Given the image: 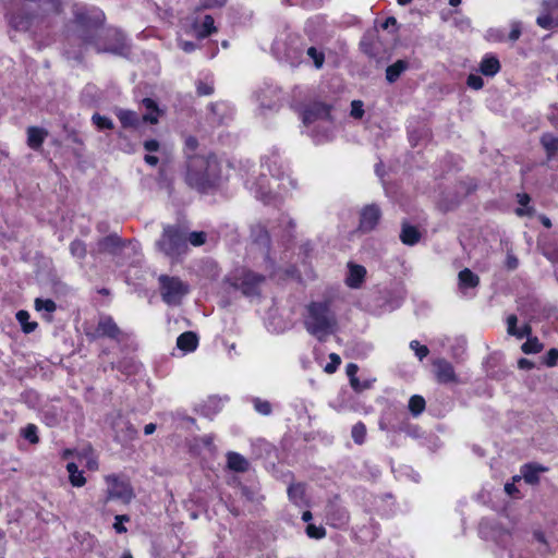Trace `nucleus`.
Wrapping results in <instances>:
<instances>
[{"label":"nucleus","mask_w":558,"mask_h":558,"mask_svg":"<svg viewBox=\"0 0 558 558\" xmlns=\"http://www.w3.org/2000/svg\"><path fill=\"white\" fill-rule=\"evenodd\" d=\"M144 160L147 165L153 167L157 166V163L159 162V158L157 156L149 154L145 155Z\"/></svg>","instance_id":"nucleus-62"},{"label":"nucleus","mask_w":558,"mask_h":558,"mask_svg":"<svg viewBox=\"0 0 558 558\" xmlns=\"http://www.w3.org/2000/svg\"><path fill=\"white\" fill-rule=\"evenodd\" d=\"M544 348V344L539 341L537 337H530L526 341L521 345V350L525 354H536L539 353Z\"/></svg>","instance_id":"nucleus-33"},{"label":"nucleus","mask_w":558,"mask_h":558,"mask_svg":"<svg viewBox=\"0 0 558 558\" xmlns=\"http://www.w3.org/2000/svg\"><path fill=\"white\" fill-rule=\"evenodd\" d=\"M15 317H16V320L20 323L22 331L24 333H27V335L32 333L38 328L37 322H29L31 315L25 310L17 311Z\"/></svg>","instance_id":"nucleus-30"},{"label":"nucleus","mask_w":558,"mask_h":558,"mask_svg":"<svg viewBox=\"0 0 558 558\" xmlns=\"http://www.w3.org/2000/svg\"><path fill=\"white\" fill-rule=\"evenodd\" d=\"M86 337L89 340L107 338L117 343H121L128 338L113 317L106 314L99 316L97 326L93 331H86Z\"/></svg>","instance_id":"nucleus-7"},{"label":"nucleus","mask_w":558,"mask_h":558,"mask_svg":"<svg viewBox=\"0 0 558 558\" xmlns=\"http://www.w3.org/2000/svg\"><path fill=\"white\" fill-rule=\"evenodd\" d=\"M331 107L325 102L316 101L306 106L302 112V121L310 125L318 120H330Z\"/></svg>","instance_id":"nucleus-11"},{"label":"nucleus","mask_w":558,"mask_h":558,"mask_svg":"<svg viewBox=\"0 0 558 558\" xmlns=\"http://www.w3.org/2000/svg\"><path fill=\"white\" fill-rule=\"evenodd\" d=\"M345 371L350 381L357 377L356 374L359 372V366L355 363H349L345 367Z\"/></svg>","instance_id":"nucleus-57"},{"label":"nucleus","mask_w":558,"mask_h":558,"mask_svg":"<svg viewBox=\"0 0 558 558\" xmlns=\"http://www.w3.org/2000/svg\"><path fill=\"white\" fill-rule=\"evenodd\" d=\"M107 483L106 497L104 505L110 500H120L124 505H129L135 497L134 489L128 477L117 474H109L105 477Z\"/></svg>","instance_id":"nucleus-5"},{"label":"nucleus","mask_w":558,"mask_h":558,"mask_svg":"<svg viewBox=\"0 0 558 558\" xmlns=\"http://www.w3.org/2000/svg\"><path fill=\"white\" fill-rule=\"evenodd\" d=\"M99 246L105 251L112 252L123 247L124 243L118 234L111 233L99 241Z\"/></svg>","instance_id":"nucleus-31"},{"label":"nucleus","mask_w":558,"mask_h":558,"mask_svg":"<svg viewBox=\"0 0 558 558\" xmlns=\"http://www.w3.org/2000/svg\"><path fill=\"white\" fill-rule=\"evenodd\" d=\"M289 500L301 506L305 504L306 488L304 483H293L288 487Z\"/></svg>","instance_id":"nucleus-27"},{"label":"nucleus","mask_w":558,"mask_h":558,"mask_svg":"<svg viewBox=\"0 0 558 558\" xmlns=\"http://www.w3.org/2000/svg\"><path fill=\"white\" fill-rule=\"evenodd\" d=\"M253 405H254L255 411L262 415H269L272 412L271 403L267 400H262L260 398H254Z\"/></svg>","instance_id":"nucleus-42"},{"label":"nucleus","mask_w":558,"mask_h":558,"mask_svg":"<svg viewBox=\"0 0 558 558\" xmlns=\"http://www.w3.org/2000/svg\"><path fill=\"white\" fill-rule=\"evenodd\" d=\"M458 280L460 290L476 288L480 284V277L469 268L459 271Z\"/></svg>","instance_id":"nucleus-25"},{"label":"nucleus","mask_w":558,"mask_h":558,"mask_svg":"<svg viewBox=\"0 0 558 558\" xmlns=\"http://www.w3.org/2000/svg\"><path fill=\"white\" fill-rule=\"evenodd\" d=\"M501 64L499 59L494 53H485L480 62L478 71L487 77H493L499 73Z\"/></svg>","instance_id":"nucleus-17"},{"label":"nucleus","mask_w":558,"mask_h":558,"mask_svg":"<svg viewBox=\"0 0 558 558\" xmlns=\"http://www.w3.org/2000/svg\"><path fill=\"white\" fill-rule=\"evenodd\" d=\"M266 281V276L251 269H243L241 277L235 278L230 284L240 290L244 296H260V286Z\"/></svg>","instance_id":"nucleus-8"},{"label":"nucleus","mask_w":558,"mask_h":558,"mask_svg":"<svg viewBox=\"0 0 558 558\" xmlns=\"http://www.w3.org/2000/svg\"><path fill=\"white\" fill-rule=\"evenodd\" d=\"M349 272L345 278V284L351 289H359L365 280L366 269L362 265L354 263L348 264Z\"/></svg>","instance_id":"nucleus-15"},{"label":"nucleus","mask_w":558,"mask_h":558,"mask_svg":"<svg viewBox=\"0 0 558 558\" xmlns=\"http://www.w3.org/2000/svg\"><path fill=\"white\" fill-rule=\"evenodd\" d=\"M221 180V165L213 153L190 156L186 160L184 182L201 194L216 190Z\"/></svg>","instance_id":"nucleus-1"},{"label":"nucleus","mask_w":558,"mask_h":558,"mask_svg":"<svg viewBox=\"0 0 558 558\" xmlns=\"http://www.w3.org/2000/svg\"><path fill=\"white\" fill-rule=\"evenodd\" d=\"M214 435H204L201 437V442L206 448H211L214 446Z\"/></svg>","instance_id":"nucleus-60"},{"label":"nucleus","mask_w":558,"mask_h":558,"mask_svg":"<svg viewBox=\"0 0 558 558\" xmlns=\"http://www.w3.org/2000/svg\"><path fill=\"white\" fill-rule=\"evenodd\" d=\"M142 105L147 110V112L143 114L142 121L150 124L158 123V119L162 114V111L160 110L156 100L149 97H145L142 100Z\"/></svg>","instance_id":"nucleus-18"},{"label":"nucleus","mask_w":558,"mask_h":558,"mask_svg":"<svg viewBox=\"0 0 558 558\" xmlns=\"http://www.w3.org/2000/svg\"><path fill=\"white\" fill-rule=\"evenodd\" d=\"M304 328L306 331L324 341L327 336L335 331L337 319L330 308L329 301H312L306 306L304 317Z\"/></svg>","instance_id":"nucleus-3"},{"label":"nucleus","mask_w":558,"mask_h":558,"mask_svg":"<svg viewBox=\"0 0 558 558\" xmlns=\"http://www.w3.org/2000/svg\"><path fill=\"white\" fill-rule=\"evenodd\" d=\"M505 492L510 496H514V494H519V489L517 488L514 483H507L505 485Z\"/></svg>","instance_id":"nucleus-61"},{"label":"nucleus","mask_w":558,"mask_h":558,"mask_svg":"<svg viewBox=\"0 0 558 558\" xmlns=\"http://www.w3.org/2000/svg\"><path fill=\"white\" fill-rule=\"evenodd\" d=\"M106 16L105 13L96 8L82 9L75 12L74 21L82 29L80 39L84 46H92L98 53L118 52V46H107L100 43L99 31L102 28Z\"/></svg>","instance_id":"nucleus-2"},{"label":"nucleus","mask_w":558,"mask_h":558,"mask_svg":"<svg viewBox=\"0 0 558 558\" xmlns=\"http://www.w3.org/2000/svg\"><path fill=\"white\" fill-rule=\"evenodd\" d=\"M92 121L98 131L112 130L114 128L111 119L106 116H101L98 112L93 114Z\"/></svg>","instance_id":"nucleus-37"},{"label":"nucleus","mask_w":558,"mask_h":558,"mask_svg":"<svg viewBox=\"0 0 558 558\" xmlns=\"http://www.w3.org/2000/svg\"><path fill=\"white\" fill-rule=\"evenodd\" d=\"M116 116L124 129H136L141 124V118L133 110L119 109L116 111Z\"/></svg>","instance_id":"nucleus-24"},{"label":"nucleus","mask_w":558,"mask_h":558,"mask_svg":"<svg viewBox=\"0 0 558 558\" xmlns=\"http://www.w3.org/2000/svg\"><path fill=\"white\" fill-rule=\"evenodd\" d=\"M28 2L47 7L52 13L61 14L63 11L62 0H27Z\"/></svg>","instance_id":"nucleus-39"},{"label":"nucleus","mask_w":558,"mask_h":558,"mask_svg":"<svg viewBox=\"0 0 558 558\" xmlns=\"http://www.w3.org/2000/svg\"><path fill=\"white\" fill-rule=\"evenodd\" d=\"M207 234L204 231H192L186 241H189L193 246H202L206 243Z\"/></svg>","instance_id":"nucleus-45"},{"label":"nucleus","mask_w":558,"mask_h":558,"mask_svg":"<svg viewBox=\"0 0 558 558\" xmlns=\"http://www.w3.org/2000/svg\"><path fill=\"white\" fill-rule=\"evenodd\" d=\"M144 148L147 150V151H158L159 148H160V144L157 140L155 138H150V140H146L144 142Z\"/></svg>","instance_id":"nucleus-56"},{"label":"nucleus","mask_w":558,"mask_h":558,"mask_svg":"<svg viewBox=\"0 0 558 558\" xmlns=\"http://www.w3.org/2000/svg\"><path fill=\"white\" fill-rule=\"evenodd\" d=\"M215 92L213 82L197 81L196 82V94L197 96H210Z\"/></svg>","instance_id":"nucleus-44"},{"label":"nucleus","mask_w":558,"mask_h":558,"mask_svg":"<svg viewBox=\"0 0 558 558\" xmlns=\"http://www.w3.org/2000/svg\"><path fill=\"white\" fill-rule=\"evenodd\" d=\"M306 54L308 58L313 60L314 66L316 69H322L325 63V53L322 50H318L316 47L312 46L307 48Z\"/></svg>","instance_id":"nucleus-40"},{"label":"nucleus","mask_w":558,"mask_h":558,"mask_svg":"<svg viewBox=\"0 0 558 558\" xmlns=\"http://www.w3.org/2000/svg\"><path fill=\"white\" fill-rule=\"evenodd\" d=\"M66 470L69 472V480L72 486L82 487L86 484L84 472L78 470V466L74 462H69L66 464Z\"/></svg>","instance_id":"nucleus-29"},{"label":"nucleus","mask_w":558,"mask_h":558,"mask_svg":"<svg viewBox=\"0 0 558 558\" xmlns=\"http://www.w3.org/2000/svg\"><path fill=\"white\" fill-rule=\"evenodd\" d=\"M227 466L233 472L244 473L250 469V463L242 454L229 451L227 453Z\"/></svg>","instance_id":"nucleus-22"},{"label":"nucleus","mask_w":558,"mask_h":558,"mask_svg":"<svg viewBox=\"0 0 558 558\" xmlns=\"http://www.w3.org/2000/svg\"><path fill=\"white\" fill-rule=\"evenodd\" d=\"M351 116L354 119H361L364 116L363 102L361 100H353L351 102Z\"/></svg>","instance_id":"nucleus-55"},{"label":"nucleus","mask_w":558,"mask_h":558,"mask_svg":"<svg viewBox=\"0 0 558 558\" xmlns=\"http://www.w3.org/2000/svg\"><path fill=\"white\" fill-rule=\"evenodd\" d=\"M341 364V359L337 353L329 354V362L325 365L324 371L327 374H333Z\"/></svg>","instance_id":"nucleus-49"},{"label":"nucleus","mask_w":558,"mask_h":558,"mask_svg":"<svg viewBox=\"0 0 558 558\" xmlns=\"http://www.w3.org/2000/svg\"><path fill=\"white\" fill-rule=\"evenodd\" d=\"M548 471L547 466L542 464L530 462L525 463L521 468V474L525 481V483L530 485H537L541 481L539 474Z\"/></svg>","instance_id":"nucleus-16"},{"label":"nucleus","mask_w":558,"mask_h":558,"mask_svg":"<svg viewBox=\"0 0 558 558\" xmlns=\"http://www.w3.org/2000/svg\"><path fill=\"white\" fill-rule=\"evenodd\" d=\"M111 429L113 432V440L122 447H126L138 436L136 427L120 412L112 418Z\"/></svg>","instance_id":"nucleus-9"},{"label":"nucleus","mask_w":558,"mask_h":558,"mask_svg":"<svg viewBox=\"0 0 558 558\" xmlns=\"http://www.w3.org/2000/svg\"><path fill=\"white\" fill-rule=\"evenodd\" d=\"M543 363L547 367H554L558 363V349L551 348L547 351L546 355L543 359Z\"/></svg>","instance_id":"nucleus-51"},{"label":"nucleus","mask_w":558,"mask_h":558,"mask_svg":"<svg viewBox=\"0 0 558 558\" xmlns=\"http://www.w3.org/2000/svg\"><path fill=\"white\" fill-rule=\"evenodd\" d=\"M131 518L129 514H117L114 517V523L113 529L116 533L123 534L126 533L128 529L125 527L124 523L130 522Z\"/></svg>","instance_id":"nucleus-46"},{"label":"nucleus","mask_w":558,"mask_h":558,"mask_svg":"<svg viewBox=\"0 0 558 558\" xmlns=\"http://www.w3.org/2000/svg\"><path fill=\"white\" fill-rule=\"evenodd\" d=\"M409 63L405 60H397L386 69V80L389 83H395L400 75L408 69Z\"/></svg>","instance_id":"nucleus-28"},{"label":"nucleus","mask_w":558,"mask_h":558,"mask_svg":"<svg viewBox=\"0 0 558 558\" xmlns=\"http://www.w3.org/2000/svg\"><path fill=\"white\" fill-rule=\"evenodd\" d=\"M517 324L518 317L514 314H511L507 317V332L510 336H514L518 339L532 337V327L530 324H524L520 328H518Z\"/></svg>","instance_id":"nucleus-19"},{"label":"nucleus","mask_w":558,"mask_h":558,"mask_svg":"<svg viewBox=\"0 0 558 558\" xmlns=\"http://www.w3.org/2000/svg\"><path fill=\"white\" fill-rule=\"evenodd\" d=\"M157 246L166 256L177 258L187 251L185 232L178 225H167L157 241Z\"/></svg>","instance_id":"nucleus-4"},{"label":"nucleus","mask_w":558,"mask_h":558,"mask_svg":"<svg viewBox=\"0 0 558 558\" xmlns=\"http://www.w3.org/2000/svg\"><path fill=\"white\" fill-rule=\"evenodd\" d=\"M538 219L545 228H551V220L547 216L541 215Z\"/></svg>","instance_id":"nucleus-64"},{"label":"nucleus","mask_w":558,"mask_h":558,"mask_svg":"<svg viewBox=\"0 0 558 558\" xmlns=\"http://www.w3.org/2000/svg\"><path fill=\"white\" fill-rule=\"evenodd\" d=\"M35 310L36 311H46L48 313H53L57 310V304L51 299H35Z\"/></svg>","instance_id":"nucleus-41"},{"label":"nucleus","mask_w":558,"mask_h":558,"mask_svg":"<svg viewBox=\"0 0 558 558\" xmlns=\"http://www.w3.org/2000/svg\"><path fill=\"white\" fill-rule=\"evenodd\" d=\"M518 366L522 369H532L534 367V363L527 359H520L518 361Z\"/></svg>","instance_id":"nucleus-59"},{"label":"nucleus","mask_w":558,"mask_h":558,"mask_svg":"<svg viewBox=\"0 0 558 558\" xmlns=\"http://www.w3.org/2000/svg\"><path fill=\"white\" fill-rule=\"evenodd\" d=\"M177 347L183 352H194L198 347V337L194 331H184L177 338Z\"/></svg>","instance_id":"nucleus-21"},{"label":"nucleus","mask_w":558,"mask_h":558,"mask_svg":"<svg viewBox=\"0 0 558 558\" xmlns=\"http://www.w3.org/2000/svg\"><path fill=\"white\" fill-rule=\"evenodd\" d=\"M536 24L546 31L558 26V0L543 2V12L537 16Z\"/></svg>","instance_id":"nucleus-12"},{"label":"nucleus","mask_w":558,"mask_h":558,"mask_svg":"<svg viewBox=\"0 0 558 558\" xmlns=\"http://www.w3.org/2000/svg\"><path fill=\"white\" fill-rule=\"evenodd\" d=\"M228 0H202L197 10H210L215 8H222Z\"/></svg>","instance_id":"nucleus-52"},{"label":"nucleus","mask_w":558,"mask_h":558,"mask_svg":"<svg viewBox=\"0 0 558 558\" xmlns=\"http://www.w3.org/2000/svg\"><path fill=\"white\" fill-rule=\"evenodd\" d=\"M197 38L204 39L218 32L215 26V20L211 15L207 14L204 16L203 22L199 25H195Z\"/></svg>","instance_id":"nucleus-26"},{"label":"nucleus","mask_w":558,"mask_h":558,"mask_svg":"<svg viewBox=\"0 0 558 558\" xmlns=\"http://www.w3.org/2000/svg\"><path fill=\"white\" fill-rule=\"evenodd\" d=\"M21 435L32 445L39 442L38 427L33 423H29L24 428H22Z\"/></svg>","instance_id":"nucleus-35"},{"label":"nucleus","mask_w":558,"mask_h":558,"mask_svg":"<svg viewBox=\"0 0 558 558\" xmlns=\"http://www.w3.org/2000/svg\"><path fill=\"white\" fill-rule=\"evenodd\" d=\"M305 531L311 538L320 539L326 536V530L322 525L308 524Z\"/></svg>","instance_id":"nucleus-47"},{"label":"nucleus","mask_w":558,"mask_h":558,"mask_svg":"<svg viewBox=\"0 0 558 558\" xmlns=\"http://www.w3.org/2000/svg\"><path fill=\"white\" fill-rule=\"evenodd\" d=\"M399 238L402 244L408 246H414L421 241L422 232L416 226H413L404 220L401 223V232Z\"/></svg>","instance_id":"nucleus-14"},{"label":"nucleus","mask_w":558,"mask_h":558,"mask_svg":"<svg viewBox=\"0 0 558 558\" xmlns=\"http://www.w3.org/2000/svg\"><path fill=\"white\" fill-rule=\"evenodd\" d=\"M426 407L425 399L422 396L414 395L409 400V410L413 415H420Z\"/></svg>","instance_id":"nucleus-36"},{"label":"nucleus","mask_w":558,"mask_h":558,"mask_svg":"<svg viewBox=\"0 0 558 558\" xmlns=\"http://www.w3.org/2000/svg\"><path fill=\"white\" fill-rule=\"evenodd\" d=\"M466 85L474 90H480L484 87V80L477 74H470L466 78Z\"/></svg>","instance_id":"nucleus-53"},{"label":"nucleus","mask_w":558,"mask_h":558,"mask_svg":"<svg viewBox=\"0 0 558 558\" xmlns=\"http://www.w3.org/2000/svg\"><path fill=\"white\" fill-rule=\"evenodd\" d=\"M380 218L381 211L377 205H366L361 210L359 230L365 233L373 231L377 227Z\"/></svg>","instance_id":"nucleus-13"},{"label":"nucleus","mask_w":558,"mask_h":558,"mask_svg":"<svg viewBox=\"0 0 558 558\" xmlns=\"http://www.w3.org/2000/svg\"><path fill=\"white\" fill-rule=\"evenodd\" d=\"M185 147L189 149V150H196V148L198 147V141L195 136H187L185 138Z\"/></svg>","instance_id":"nucleus-58"},{"label":"nucleus","mask_w":558,"mask_h":558,"mask_svg":"<svg viewBox=\"0 0 558 558\" xmlns=\"http://www.w3.org/2000/svg\"><path fill=\"white\" fill-rule=\"evenodd\" d=\"M539 143L545 150L547 160H551L558 153V135L546 132L541 138Z\"/></svg>","instance_id":"nucleus-23"},{"label":"nucleus","mask_w":558,"mask_h":558,"mask_svg":"<svg viewBox=\"0 0 558 558\" xmlns=\"http://www.w3.org/2000/svg\"><path fill=\"white\" fill-rule=\"evenodd\" d=\"M360 48L363 53L368 56L369 58H376L378 54V48L373 38L364 36L360 43Z\"/></svg>","instance_id":"nucleus-34"},{"label":"nucleus","mask_w":558,"mask_h":558,"mask_svg":"<svg viewBox=\"0 0 558 558\" xmlns=\"http://www.w3.org/2000/svg\"><path fill=\"white\" fill-rule=\"evenodd\" d=\"M522 34V24L519 21H513L510 24V32L508 34V40L511 43L517 41Z\"/></svg>","instance_id":"nucleus-50"},{"label":"nucleus","mask_w":558,"mask_h":558,"mask_svg":"<svg viewBox=\"0 0 558 558\" xmlns=\"http://www.w3.org/2000/svg\"><path fill=\"white\" fill-rule=\"evenodd\" d=\"M517 198L518 203L522 206L515 209L517 216H532L534 214V208L527 206L531 202V196L527 193H519Z\"/></svg>","instance_id":"nucleus-32"},{"label":"nucleus","mask_w":558,"mask_h":558,"mask_svg":"<svg viewBox=\"0 0 558 558\" xmlns=\"http://www.w3.org/2000/svg\"><path fill=\"white\" fill-rule=\"evenodd\" d=\"M162 301L168 305H178L190 291L189 286L179 277L160 275L158 278Z\"/></svg>","instance_id":"nucleus-6"},{"label":"nucleus","mask_w":558,"mask_h":558,"mask_svg":"<svg viewBox=\"0 0 558 558\" xmlns=\"http://www.w3.org/2000/svg\"><path fill=\"white\" fill-rule=\"evenodd\" d=\"M396 24H397V20H396V17H393V16H389V17H387V19L383 22V24H381V28H383V29H387V28H389L390 26H395Z\"/></svg>","instance_id":"nucleus-63"},{"label":"nucleus","mask_w":558,"mask_h":558,"mask_svg":"<svg viewBox=\"0 0 558 558\" xmlns=\"http://www.w3.org/2000/svg\"><path fill=\"white\" fill-rule=\"evenodd\" d=\"M433 372L438 384H458L459 378L453 365L446 359L439 357L433 361Z\"/></svg>","instance_id":"nucleus-10"},{"label":"nucleus","mask_w":558,"mask_h":558,"mask_svg":"<svg viewBox=\"0 0 558 558\" xmlns=\"http://www.w3.org/2000/svg\"><path fill=\"white\" fill-rule=\"evenodd\" d=\"M410 348L415 352V355L420 361L425 359L429 354V349L425 344H421L417 340L410 342Z\"/></svg>","instance_id":"nucleus-48"},{"label":"nucleus","mask_w":558,"mask_h":558,"mask_svg":"<svg viewBox=\"0 0 558 558\" xmlns=\"http://www.w3.org/2000/svg\"><path fill=\"white\" fill-rule=\"evenodd\" d=\"M350 386L355 392L360 393V392H363L364 390L371 388V381H368V380L361 381L356 377V378H353L352 380H350Z\"/></svg>","instance_id":"nucleus-54"},{"label":"nucleus","mask_w":558,"mask_h":558,"mask_svg":"<svg viewBox=\"0 0 558 558\" xmlns=\"http://www.w3.org/2000/svg\"><path fill=\"white\" fill-rule=\"evenodd\" d=\"M48 135L47 130L39 126H29L27 129V145L33 150H39Z\"/></svg>","instance_id":"nucleus-20"},{"label":"nucleus","mask_w":558,"mask_h":558,"mask_svg":"<svg viewBox=\"0 0 558 558\" xmlns=\"http://www.w3.org/2000/svg\"><path fill=\"white\" fill-rule=\"evenodd\" d=\"M71 254L78 258H84L86 256L87 250L86 245L81 240H74L70 243Z\"/></svg>","instance_id":"nucleus-43"},{"label":"nucleus","mask_w":558,"mask_h":558,"mask_svg":"<svg viewBox=\"0 0 558 558\" xmlns=\"http://www.w3.org/2000/svg\"><path fill=\"white\" fill-rule=\"evenodd\" d=\"M351 437L357 445H362L365 441L366 426L363 422H357L352 426Z\"/></svg>","instance_id":"nucleus-38"}]
</instances>
